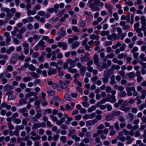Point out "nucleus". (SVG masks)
<instances>
[{"mask_svg": "<svg viewBox=\"0 0 146 146\" xmlns=\"http://www.w3.org/2000/svg\"><path fill=\"white\" fill-rule=\"evenodd\" d=\"M110 72L111 71L110 70H107L104 71V77L102 78V80L104 84H106L109 81L110 75L113 74L112 72L110 74Z\"/></svg>", "mask_w": 146, "mask_h": 146, "instance_id": "obj_1", "label": "nucleus"}, {"mask_svg": "<svg viewBox=\"0 0 146 146\" xmlns=\"http://www.w3.org/2000/svg\"><path fill=\"white\" fill-rule=\"evenodd\" d=\"M128 101L125 100L123 103L121 107L120 108V110L124 111L125 112L128 111L131 109L130 107L126 106L127 105Z\"/></svg>", "mask_w": 146, "mask_h": 146, "instance_id": "obj_2", "label": "nucleus"}, {"mask_svg": "<svg viewBox=\"0 0 146 146\" xmlns=\"http://www.w3.org/2000/svg\"><path fill=\"white\" fill-rule=\"evenodd\" d=\"M141 19L142 24L141 28L142 30L143 31H145L146 30V28L145 27L146 26V19L144 16H142L141 17Z\"/></svg>", "mask_w": 146, "mask_h": 146, "instance_id": "obj_3", "label": "nucleus"}, {"mask_svg": "<svg viewBox=\"0 0 146 146\" xmlns=\"http://www.w3.org/2000/svg\"><path fill=\"white\" fill-rule=\"evenodd\" d=\"M23 46L24 50V53L25 54H27L29 52V44L24 42L23 43Z\"/></svg>", "mask_w": 146, "mask_h": 146, "instance_id": "obj_4", "label": "nucleus"}, {"mask_svg": "<svg viewBox=\"0 0 146 146\" xmlns=\"http://www.w3.org/2000/svg\"><path fill=\"white\" fill-rule=\"evenodd\" d=\"M70 81H67L66 82H63L62 81H59V83L60 84L61 88L64 89L67 88L69 85Z\"/></svg>", "mask_w": 146, "mask_h": 146, "instance_id": "obj_5", "label": "nucleus"}, {"mask_svg": "<svg viewBox=\"0 0 146 146\" xmlns=\"http://www.w3.org/2000/svg\"><path fill=\"white\" fill-rule=\"evenodd\" d=\"M18 54L17 53L12 54L11 58V62L12 64H14L16 63L18 58Z\"/></svg>", "mask_w": 146, "mask_h": 146, "instance_id": "obj_6", "label": "nucleus"}, {"mask_svg": "<svg viewBox=\"0 0 146 146\" xmlns=\"http://www.w3.org/2000/svg\"><path fill=\"white\" fill-rule=\"evenodd\" d=\"M94 3H92L90 5L89 7L93 11H100V9L98 6H96Z\"/></svg>", "mask_w": 146, "mask_h": 146, "instance_id": "obj_7", "label": "nucleus"}, {"mask_svg": "<svg viewBox=\"0 0 146 146\" xmlns=\"http://www.w3.org/2000/svg\"><path fill=\"white\" fill-rule=\"evenodd\" d=\"M58 45L59 47H62L63 50L66 49L67 48V44L65 42H59L58 43Z\"/></svg>", "mask_w": 146, "mask_h": 146, "instance_id": "obj_8", "label": "nucleus"}, {"mask_svg": "<svg viewBox=\"0 0 146 146\" xmlns=\"http://www.w3.org/2000/svg\"><path fill=\"white\" fill-rule=\"evenodd\" d=\"M89 54L88 53H87L84 55L81 58V60L82 62L84 61H88L90 60V58L89 56Z\"/></svg>", "mask_w": 146, "mask_h": 146, "instance_id": "obj_9", "label": "nucleus"}, {"mask_svg": "<svg viewBox=\"0 0 146 146\" xmlns=\"http://www.w3.org/2000/svg\"><path fill=\"white\" fill-rule=\"evenodd\" d=\"M38 46L39 47H41V49L42 50L44 49V48L46 47L45 45V43L44 41L43 40H41L38 42L37 44Z\"/></svg>", "mask_w": 146, "mask_h": 146, "instance_id": "obj_10", "label": "nucleus"}, {"mask_svg": "<svg viewBox=\"0 0 146 146\" xmlns=\"http://www.w3.org/2000/svg\"><path fill=\"white\" fill-rule=\"evenodd\" d=\"M105 7L106 8L108 9L109 13H110L111 15L113 13L112 10L113 9V7L111 5H108L107 3H105Z\"/></svg>", "mask_w": 146, "mask_h": 146, "instance_id": "obj_11", "label": "nucleus"}, {"mask_svg": "<svg viewBox=\"0 0 146 146\" xmlns=\"http://www.w3.org/2000/svg\"><path fill=\"white\" fill-rule=\"evenodd\" d=\"M37 95V94L33 92H30L28 93L27 94L25 95V98H27L31 96H35V95Z\"/></svg>", "mask_w": 146, "mask_h": 146, "instance_id": "obj_12", "label": "nucleus"}, {"mask_svg": "<svg viewBox=\"0 0 146 146\" xmlns=\"http://www.w3.org/2000/svg\"><path fill=\"white\" fill-rule=\"evenodd\" d=\"M67 62L70 64V65L72 67H74L76 65V63L74 60H72L71 59H68Z\"/></svg>", "mask_w": 146, "mask_h": 146, "instance_id": "obj_13", "label": "nucleus"}, {"mask_svg": "<svg viewBox=\"0 0 146 146\" xmlns=\"http://www.w3.org/2000/svg\"><path fill=\"white\" fill-rule=\"evenodd\" d=\"M116 83L115 80V76L114 75H112L110 78V84L111 85L115 84Z\"/></svg>", "mask_w": 146, "mask_h": 146, "instance_id": "obj_14", "label": "nucleus"}, {"mask_svg": "<svg viewBox=\"0 0 146 146\" xmlns=\"http://www.w3.org/2000/svg\"><path fill=\"white\" fill-rule=\"evenodd\" d=\"M12 92L11 91L7 93L6 94V95L9 94L8 96V99L9 100H12L13 99H14L15 98V96L14 95V94H13L12 93Z\"/></svg>", "mask_w": 146, "mask_h": 146, "instance_id": "obj_15", "label": "nucleus"}, {"mask_svg": "<svg viewBox=\"0 0 146 146\" xmlns=\"http://www.w3.org/2000/svg\"><path fill=\"white\" fill-rule=\"evenodd\" d=\"M106 117V120L108 121H110L113 119L114 118V117L112 113L108 114L107 115Z\"/></svg>", "mask_w": 146, "mask_h": 146, "instance_id": "obj_16", "label": "nucleus"}, {"mask_svg": "<svg viewBox=\"0 0 146 146\" xmlns=\"http://www.w3.org/2000/svg\"><path fill=\"white\" fill-rule=\"evenodd\" d=\"M27 12L28 16H30L31 15H34L36 13V11L35 10H31V9L27 11Z\"/></svg>", "mask_w": 146, "mask_h": 146, "instance_id": "obj_17", "label": "nucleus"}, {"mask_svg": "<svg viewBox=\"0 0 146 146\" xmlns=\"http://www.w3.org/2000/svg\"><path fill=\"white\" fill-rule=\"evenodd\" d=\"M120 68V67L118 65H113L111 68V69L112 71H114L115 70H118Z\"/></svg>", "mask_w": 146, "mask_h": 146, "instance_id": "obj_18", "label": "nucleus"}, {"mask_svg": "<svg viewBox=\"0 0 146 146\" xmlns=\"http://www.w3.org/2000/svg\"><path fill=\"white\" fill-rule=\"evenodd\" d=\"M13 87L9 84L6 85L4 87V90L5 91H8L12 89Z\"/></svg>", "mask_w": 146, "mask_h": 146, "instance_id": "obj_19", "label": "nucleus"}, {"mask_svg": "<svg viewBox=\"0 0 146 146\" xmlns=\"http://www.w3.org/2000/svg\"><path fill=\"white\" fill-rule=\"evenodd\" d=\"M98 55L95 54L94 55V61L96 64L99 63V60L98 59Z\"/></svg>", "mask_w": 146, "mask_h": 146, "instance_id": "obj_20", "label": "nucleus"}, {"mask_svg": "<svg viewBox=\"0 0 146 146\" xmlns=\"http://www.w3.org/2000/svg\"><path fill=\"white\" fill-rule=\"evenodd\" d=\"M126 139L128 141L127 143V144L128 145L131 144L134 140L133 139H131V137L129 136H126Z\"/></svg>", "mask_w": 146, "mask_h": 146, "instance_id": "obj_21", "label": "nucleus"}, {"mask_svg": "<svg viewBox=\"0 0 146 146\" xmlns=\"http://www.w3.org/2000/svg\"><path fill=\"white\" fill-rule=\"evenodd\" d=\"M29 74H30L31 76L33 78L35 79L38 78L39 77V75L37 73H35L34 72L29 73Z\"/></svg>", "mask_w": 146, "mask_h": 146, "instance_id": "obj_22", "label": "nucleus"}, {"mask_svg": "<svg viewBox=\"0 0 146 146\" xmlns=\"http://www.w3.org/2000/svg\"><path fill=\"white\" fill-rule=\"evenodd\" d=\"M80 44V43L79 42L76 41L72 44L71 47L72 49H74L78 47Z\"/></svg>", "mask_w": 146, "mask_h": 146, "instance_id": "obj_23", "label": "nucleus"}, {"mask_svg": "<svg viewBox=\"0 0 146 146\" xmlns=\"http://www.w3.org/2000/svg\"><path fill=\"white\" fill-rule=\"evenodd\" d=\"M141 98L142 99H144L146 97V90L143 89L141 91Z\"/></svg>", "mask_w": 146, "mask_h": 146, "instance_id": "obj_24", "label": "nucleus"}, {"mask_svg": "<svg viewBox=\"0 0 146 146\" xmlns=\"http://www.w3.org/2000/svg\"><path fill=\"white\" fill-rule=\"evenodd\" d=\"M15 50V48L12 46L10 47L6 50V53L8 54H10L11 52L14 51Z\"/></svg>", "mask_w": 146, "mask_h": 146, "instance_id": "obj_25", "label": "nucleus"}, {"mask_svg": "<svg viewBox=\"0 0 146 146\" xmlns=\"http://www.w3.org/2000/svg\"><path fill=\"white\" fill-rule=\"evenodd\" d=\"M126 91L127 92V94L128 96H131L132 95V93L131 92L132 91L131 88H127L126 89Z\"/></svg>", "mask_w": 146, "mask_h": 146, "instance_id": "obj_26", "label": "nucleus"}, {"mask_svg": "<svg viewBox=\"0 0 146 146\" xmlns=\"http://www.w3.org/2000/svg\"><path fill=\"white\" fill-rule=\"evenodd\" d=\"M93 3L96 5H98L102 7L104 5V3L102 2H100L99 0H95Z\"/></svg>", "mask_w": 146, "mask_h": 146, "instance_id": "obj_27", "label": "nucleus"}, {"mask_svg": "<svg viewBox=\"0 0 146 146\" xmlns=\"http://www.w3.org/2000/svg\"><path fill=\"white\" fill-rule=\"evenodd\" d=\"M131 90H132V91L133 92L132 95L133 96L135 97L138 95V93L137 91H136L135 88L134 87H131Z\"/></svg>", "mask_w": 146, "mask_h": 146, "instance_id": "obj_28", "label": "nucleus"}, {"mask_svg": "<svg viewBox=\"0 0 146 146\" xmlns=\"http://www.w3.org/2000/svg\"><path fill=\"white\" fill-rule=\"evenodd\" d=\"M86 70V68L84 66H82L80 69V73L81 75L84 76L85 74V71Z\"/></svg>", "mask_w": 146, "mask_h": 146, "instance_id": "obj_29", "label": "nucleus"}, {"mask_svg": "<svg viewBox=\"0 0 146 146\" xmlns=\"http://www.w3.org/2000/svg\"><path fill=\"white\" fill-rule=\"evenodd\" d=\"M57 73V71L55 69H53L52 70H50L48 72V74L50 76L52 74H55Z\"/></svg>", "mask_w": 146, "mask_h": 146, "instance_id": "obj_30", "label": "nucleus"}, {"mask_svg": "<svg viewBox=\"0 0 146 146\" xmlns=\"http://www.w3.org/2000/svg\"><path fill=\"white\" fill-rule=\"evenodd\" d=\"M21 16V13L19 12L16 13L15 17L13 18V19L14 20H17V18H19Z\"/></svg>", "mask_w": 146, "mask_h": 146, "instance_id": "obj_31", "label": "nucleus"}, {"mask_svg": "<svg viewBox=\"0 0 146 146\" xmlns=\"http://www.w3.org/2000/svg\"><path fill=\"white\" fill-rule=\"evenodd\" d=\"M24 128V126L23 125H17L15 127V129H17L19 131L20 130H22Z\"/></svg>", "mask_w": 146, "mask_h": 146, "instance_id": "obj_32", "label": "nucleus"}, {"mask_svg": "<svg viewBox=\"0 0 146 146\" xmlns=\"http://www.w3.org/2000/svg\"><path fill=\"white\" fill-rule=\"evenodd\" d=\"M66 34L65 30L60 31L58 33V35L61 38L64 37Z\"/></svg>", "mask_w": 146, "mask_h": 146, "instance_id": "obj_33", "label": "nucleus"}, {"mask_svg": "<svg viewBox=\"0 0 146 146\" xmlns=\"http://www.w3.org/2000/svg\"><path fill=\"white\" fill-rule=\"evenodd\" d=\"M68 70L69 72H70L72 73H76L78 71L76 69H72L71 67H69Z\"/></svg>", "mask_w": 146, "mask_h": 146, "instance_id": "obj_34", "label": "nucleus"}, {"mask_svg": "<svg viewBox=\"0 0 146 146\" xmlns=\"http://www.w3.org/2000/svg\"><path fill=\"white\" fill-rule=\"evenodd\" d=\"M86 22L85 20H82L80 22V26L81 27H84L86 26Z\"/></svg>", "mask_w": 146, "mask_h": 146, "instance_id": "obj_35", "label": "nucleus"}, {"mask_svg": "<svg viewBox=\"0 0 146 146\" xmlns=\"http://www.w3.org/2000/svg\"><path fill=\"white\" fill-rule=\"evenodd\" d=\"M99 38V36L98 35H96L94 34H92L90 36V38L91 39L98 40Z\"/></svg>", "mask_w": 146, "mask_h": 146, "instance_id": "obj_36", "label": "nucleus"}, {"mask_svg": "<svg viewBox=\"0 0 146 146\" xmlns=\"http://www.w3.org/2000/svg\"><path fill=\"white\" fill-rule=\"evenodd\" d=\"M32 80L30 76L25 77L23 78V80L25 82H27L31 81Z\"/></svg>", "mask_w": 146, "mask_h": 146, "instance_id": "obj_37", "label": "nucleus"}, {"mask_svg": "<svg viewBox=\"0 0 146 146\" xmlns=\"http://www.w3.org/2000/svg\"><path fill=\"white\" fill-rule=\"evenodd\" d=\"M18 31V28L17 27H15L14 31L11 32V34L13 36H15L16 35Z\"/></svg>", "mask_w": 146, "mask_h": 146, "instance_id": "obj_38", "label": "nucleus"}, {"mask_svg": "<svg viewBox=\"0 0 146 146\" xmlns=\"http://www.w3.org/2000/svg\"><path fill=\"white\" fill-rule=\"evenodd\" d=\"M28 69L29 70L32 71H34L36 70V68L33 64H31L29 65L28 67Z\"/></svg>", "mask_w": 146, "mask_h": 146, "instance_id": "obj_39", "label": "nucleus"}, {"mask_svg": "<svg viewBox=\"0 0 146 146\" xmlns=\"http://www.w3.org/2000/svg\"><path fill=\"white\" fill-rule=\"evenodd\" d=\"M72 138L75 140L76 141H79L80 140V137L76 135H72Z\"/></svg>", "mask_w": 146, "mask_h": 146, "instance_id": "obj_40", "label": "nucleus"}, {"mask_svg": "<svg viewBox=\"0 0 146 146\" xmlns=\"http://www.w3.org/2000/svg\"><path fill=\"white\" fill-rule=\"evenodd\" d=\"M65 10L64 9H63L57 13V15L58 17H61L63 14L65 12Z\"/></svg>", "mask_w": 146, "mask_h": 146, "instance_id": "obj_41", "label": "nucleus"}, {"mask_svg": "<svg viewBox=\"0 0 146 146\" xmlns=\"http://www.w3.org/2000/svg\"><path fill=\"white\" fill-rule=\"evenodd\" d=\"M26 103V101L25 99L22 98L21 99L19 100V104L18 105H20L23 104H25Z\"/></svg>", "mask_w": 146, "mask_h": 146, "instance_id": "obj_42", "label": "nucleus"}, {"mask_svg": "<svg viewBox=\"0 0 146 146\" xmlns=\"http://www.w3.org/2000/svg\"><path fill=\"white\" fill-rule=\"evenodd\" d=\"M127 75L129 78H132L134 77L135 74L133 72H131L128 73Z\"/></svg>", "mask_w": 146, "mask_h": 146, "instance_id": "obj_43", "label": "nucleus"}, {"mask_svg": "<svg viewBox=\"0 0 146 146\" xmlns=\"http://www.w3.org/2000/svg\"><path fill=\"white\" fill-rule=\"evenodd\" d=\"M59 7V5L58 4L56 3L54 5V8L55 10V13H56L57 12Z\"/></svg>", "mask_w": 146, "mask_h": 146, "instance_id": "obj_44", "label": "nucleus"}, {"mask_svg": "<svg viewBox=\"0 0 146 146\" xmlns=\"http://www.w3.org/2000/svg\"><path fill=\"white\" fill-rule=\"evenodd\" d=\"M123 102V100H120L118 102L114 104V106L115 107L117 108L119 107V105H121Z\"/></svg>", "mask_w": 146, "mask_h": 146, "instance_id": "obj_45", "label": "nucleus"}, {"mask_svg": "<svg viewBox=\"0 0 146 146\" xmlns=\"http://www.w3.org/2000/svg\"><path fill=\"white\" fill-rule=\"evenodd\" d=\"M96 108L95 106H93L91 107L88 108V112L90 113L92 111L95 110L96 109Z\"/></svg>", "mask_w": 146, "mask_h": 146, "instance_id": "obj_46", "label": "nucleus"}, {"mask_svg": "<svg viewBox=\"0 0 146 146\" xmlns=\"http://www.w3.org/2000/svg\"><path fill=\"white\" fill-rule=\"evenodd\" d=\"M111 99L109 101H111L112 103H114L116 101L115 96L113 95H111L110 96Z\"/></svg>", "mask_w": 146, "mask_h": 146, "instance_id": "obj_47", "label": "nucleus"}, {"mask_svg": "<svg viewBox=\"0 0 146 146\" xmlns=\"http://www.w3.org/2000/svg\"><path fill=\"white\" fill-rule=\"evenodd\" d=\"M13 16V14L10 13H7L6 14V19L7 20L10 19Z\"/></svg>", "mask_w": 146, "mask_h": 146, "instance_id": "obj_48", "label": "nucleus"}, {"mask_svg": "<svg viewBox=\"0 0 146 146\" xmlns=\"http://www.w3.org/2000/svg\"><path fill=\"white\" fill-rule=\"evenodd\" d=\"M27 30L26 28L22 27L18 31L21 34H23Z\"/></svg>", "mask_w": 146, "mask_h": 146, "instance_id": "obj_49", "label": "nucleus"}, {"mask_svg": "<svg viewBox=\"0 0 146 146\" xmlns=\"http://www.w3.org/2000/svg\"><path fill=\"white\" fill-rule=\"evenodd\" d=\"M72 109V108L68 104H66L65 105V110L66 111L71 110Z\"/></svg>", "mask_w": 146, "mask_h": 146, "instance_id": "obj_50", "label": "nucleus"}, {"mask_svg": "<svg viewBox=\"0 0 146 146\" xmlns=\"http://www.w3.org/2000/svg\"><path fill=\"white\" fill-rule=\"evenodd\" d=\"M109 33V32L108 31H102L101 33V35L102 36H104L108 35Z\"/></svg>", "mask_w": 146, "mask_h": 146, "instance_id": "obj_51", "label": "nucleus"}, {"mask_svg": "<svg viewBox=\"0 0 146 146\" xmlns=\"http://www.w3.org/2000/svg\"><path fill=\"white\" fill-rule=\"evenodd\" d=\"M38 127H44L46 126L45 123L44 122L38 123H37Z\"/></svg>", "mask_w": 146, "mask_h": 146, "instance_id": "obj_52", "label": "nucleus"}, {"mask_svg": "<svg viewBox=\"0 0 146 146\" xmlns=\"http://www.w3.org/2000/svg\"><path fill=\"white\" fill-rule=\"evenodd\" d=\"M126 95V93L125 91H122L119 93V96L121 97H125Z\"/></svg>", "mask_w": 146, "mask_h": 146, "instance_id": "obj_53", "label": "nucleus"}, {"mask_svg": "<svg viewBox=\"0 0 146 146\" xmlns=\"http://www.w3.org/2000/svg\"><path fill=\"white\" fill-rule=\"evenodd\" d=\"M128 115L129 118V120L130 121H132L134 118L133 114L131 113H128Z\"/></svg>", "mask_w": 146, "mask_h": 146, "instance_id": "obj_54", "label": "nucleus"}, {"mask_svg": "<svg viewBox=\"0 0 146 146\" xmlns=\"http://www.w3.org/2000/svg\"><path fill=\"white\" fill-rule=\"evenodd\" d=\"M75 133V130L73 129H71L69 133L68 134V136L69 137L72 134H74Z\"/></svg>", "mask_w": 146, "mask_h": 146, "instance_id": "obj_55", "label": "nucleus"}, {"mask_svg": "<svg viewBox=\"0 0 146 146\" xmlns=\"http://www.w3.org/2000/svg\"><path fill=\"white\" fill-rule=\"evenodd\" d=\"M8 128L10 129L13 130L14 128V126L11 124V122H9L8 123Z\"/></svg>", "mask_w": 146, "mask_h": 146, "instance_id": "obj_56", "label": "nucleus"}, {"mask_svg": "<svg viewBox=\"0 0 146 146\" xmlns=\"http://www.w3.org/2000/svg\"><path fill=\"white\" fill-rule=\"evenodd\" d=\"M111 90L112 89L110 86H108L106 87V90L107 93H110Z\"/></svg>", "mask_w": 146, "mask_h": 146, "instance_id": "obj_57", "label": "nucleus"}, {"mask_svg": "<svg viewBox=\"0 0 146 146\" xmlns=\"http://www.w3.org/2000/svg\"><path fill=\"white\" fill-rule=\"evenodd\" d=\"M72 30L73 31L76 32H80L78 28L76 26H73L72 27Z\"/></svg>", "mask_w": 146, "mask_h": 146, "instance_id": "obj_58", "label": "nucleus"}, {"mask_svg": "<svg viewBox=\"0 0 146 146\" xmlns=\"http://www.w3.org/2000/svg\"><path fill=\"white\" fill-rule=\"evenodd\" d=\"M60 140L63 143H65L66 141V137L65 136H62L60 137Z\"/></svg>", "mask_w": 146, "mask_h": 146, "instance_id": "obj_59", "label": "nucleus"}, {"mask_svg": "<svg viewBox=\"0 0 146 146\" xmlns=\"http://www.w3.org/2000/svg\"><path fill=\"white\" fill-rule=\"evenodd\" d=\"M13 42L16 44H19L20 43L19 41L17 38H13Z\"/></svg>", "mask_w": 146, "mask_h": 146, "instance_id": "obj_60", "label": "nucleus"}, {"mask_svg": "<svg viewBox=\"0 0 146 146\" xmlns=\"http://www.w3.org/2000/svg\"><path fill=\"white\" fill-rule=\"evenodd\" d=\"M47 92L49 95L51 96H54L55 93L54 91L52 90L48 91Z\"/></svg>", "mask_w": 146, "mask_h": 146, "instance_id": "obj_61", "label": "nucleus"}, {"mask_svg": "<svg viewBox=\"0 0 146 146\" xmlns=\"http://www.w3.org/2000/svg\"><path fill=\"white\" fill-rule=\"evenodd\" d=\"M110 101V99L108 98H106L100 101L101 104H104L106 101Z\"/></svg>", "mask_w": 146, "mask_h": 146, "instance_id": "obj_62", "label": "nucleus"}, {"mask_svg": "<svg viewBox=\"0 0 146 146\" xmlns=\"http://www.w3.org/2000/svg\"><path fill=\"white\" fill-rule=\"evenodd\" d=\"M41 7L40 5L39 4H36L34 7V10H38L41 9Z\"/></svg>", "mask_w": 146, "mask_h": 146, "instance_id": "obj_63", "label": "nucleus"}, {"mask_svg": "<svg viewBox=\"0 0 146 146\" xmlns=\"http://www.w3.org/2000/svg\"><path fill=\"white\" fill-rule=\"evenodd\" d=\"M64 98L70 101V95L68 94H66L64 96Z\"/></svg>", "mask_w": 146, "mask_h": 146, "instance_id": "obj_64", "label": "nucleus"}]
</instances>
